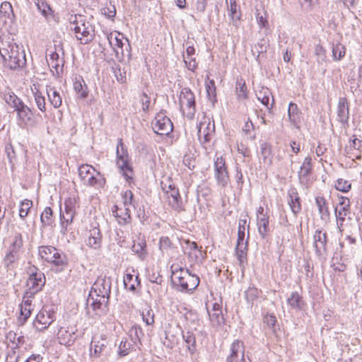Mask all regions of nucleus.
<instances>
[{
  "label": "nucleus",
  "mask_w": 362,
  "mask_h": 362,
  "mask_svg": "<svg viewBox=\"0 0 362 362\" xmlns=\"http://www.w3.org/2000/svg\"><path fill=\"white\" fill-rule=\"evenodd\" d=\"M112 280L106 276H100L93 284L87 299L88 310L91 308L95 315L106 313L111 291Z\"/></svg>",
  "instance_id": "nucleus-1"
},
{
  "label": "nucleus",
  "mask_w": 362,
  "mask_h": 362,
  "mask_svg": "<svg viewBox=\"0 0 362 362\" xmlns=\"http://www.w3.org/2000/svg\"><path fill=\"white\" fill-rule=\"evenodd\" d=\"M0 54L4 59V66L10 69H16L25 64V54L16 43H2Z\"/></svg>",
  "instance_id": "nucleus-2"
},
{
  "label": "nucleus",
  "mask_w": 362,
  "mask_h": 362,
  "mask_svg": "<svg viewBox=\"0 0 362 362\" xmlns=\"http://www.w3.org/2000/svg\"><path fill=\"white\" fill-rule=\"evenodd\" d=\"M79 18L78 21L76 16H71L70 18V29L75 32L76 37L80 41V43L86 45L93 40L95 30L88 22H85L82 19V16H79Z\"/></svg>",
  "instance_id": "nucleus-3"
},
{
  "label": "nucleus",
  "mask_w": 362,
  "mask_h": 362,
  "mask_svg": "<svg viewBox=\"0 0 362 362\" xmlns=\"http://www.w3.org/2000/svg\"><path fill=\"white\" fill-rule=\"evenodd\" d=\"M38 252L42 259L55 266L61 267V270L67 264L66 256L53 246H40Z\"/></svg>",
  "instance_id": "nucleus-4"
},
{
  "label": "nucleus",
  "mask_w": 362,
  "mask_h": 362,
  "mask_svg": "<svg viewBox=\"0 0 362 362\" xmlns=\"http://www.w3.org/2000/svg\"><path fill=\"white\" fill-rule=\"evenodd\" d=\"M117 165L127 180L132 178V168L129 163L127 150L124 148L122 139H119L117 146Z\"/></svg>",
  "instance_id": "nucleus-5"
},
{
  "label": "nucleus",
  "mask_w": 362,
  "mask_h": 362,
  "mask_svg": "<svg viewBox=\"0 0 362 362\" xmlns=\"http://www.w3.org/2000/svg\"><path fill=\"white\" fill-rule=\"evenodd\" d=\"M45 284V276L44 273L36 267L30 269V274L27 280L26 286L28 295H35L40 291Z\"/></svg>",
  "instance_id": "nucleus-6"
},
{
  "label": "nucleus",
  "mask_w": 362,
  "mask_h": 362,
  "mask_svg": "<svg viewBox=\"0 0 362 362\" xmlns=\"http://www.w3.org/2000/svg\"><path fill=\"white\" fill-rule=\"evenodd\" d=\"M179 105L182 111H183L184 106H186L187 111L186 116L188 119H191L194 117L196 112L195 97L190 88H184L182 89Z\"/></svg>",
  "instance_id": "nucleus-7"
},
{
  "label": "nucleus",
  "mask_w": 362,
  "mask_h": 362,
  "mask_svg": "<svg viewBox=\"0 0 362 362\" xmlns=\"http://www.w3.org/2000/svg\"><path fill=\"white\" fill-rule=\"evenodd\" d=\"M177 278L178 279V284L181 288V291H192L199 284V278L197 275L189 273L188 269H180Z\"/></svg>",
  "instance_id": "nucleus-8"
},
{
  "label": "nucleus",
  "mask_w": 362,
  "mask_h": 362,
  "mask_svg": "<svg viewBox=\"0 0 362 362\" xmlns=\"http://www.w3.org/2000/svg\"><path fill=\"white\" fill-rule=\"evenodd\" d=\"M23 246L22 235L17 233L14 236L12 245L10 247L9 252L6 254L4 259V265L8 269L14 267V263L19 258V250Z\"/></svg>",
  "instance_id": "nucleus-9"
},
{
  "label": "nucleus",
  "mask_w": 362,
  "mask_h": 362,
  "mask_svg": "<svg viewBox=\"0 0 362 362\" xmlns=\"http://www.w3.org/2000/svg\"><path fill=\"white\" fill-rule=\"evenodd\" d=\"M152 126L153 132L159 135H168L173 129V122L162 112L156 114Z\"/></svg>",
  "instance_id": "nucleus-10"
},
{
  "label": "nucleus",
  "mask_w": 362,
  "mask_h": 362,
  "mask_svg": "<svg viewBox=\"0 0 362 362\" xmlns=\"http://www.w3.org/2000/svg\"><path fill=\"white\" fill-rule=\"evenodd\" d=\"M54 320V312L44 308L37 314L33 325L36 329L42 332L47 329Z\"/></svg>",
  "instance_id": "nucleus-11"
},
{
  "label": "nucleus",
  "mask_w": 362,
  "mask_h": 362,
  "mask_svg": "<svg viewBox=\"0 0 362 362\" xmlns=\"http://www.w3.org/2000/svg\"><path fill=\"white\" fill-rule=\"evenodd\" d=\"M76 213V201L75 199L69 198L64 202V211L61 209L60 211V223L64 233L66 230V227L70 224L75 216Z\"/></svg>",
  "instance_id": "nucleus-12"
},
{
  "label": "nucleus",
  "mask_w": 362,
  "mask_h": 362,
  "mask_svg": "<svg viewBox=\"0 0 362 362\" xmlns=\"http://www.w3.org/2000/svg\"><path fill=\"white\" fill-rule=\"evenodd\" d=\"M78 337V329L76 327H62L57 332L59 343L66 346H72Z\"/></svg>",
  "instance_id": "nucleus-13"
},
{
  "label": "nucleus",
  "mask_w": 362,
  "mask_h": 362,
  "mask_svg": "<svg viewBox=\"0 0 362 362\" xmlns=\"http://www.w3.org/2000/svg\"><path fill=\"white\" fill-rule=\"evenodd\" d=\"M313 246L315 247V255L320 257H325L327 255V235L322 230H315L313 236Z\"/></svg>",
  "instance_id": "nucleus-14"
},
{
  "label": "nucleus",
  "mask_w": 362,
  "mask_h": 362,
  "mask_svg": "<svg viewBox=\"0 0 362 362\" xmlns=\"http://www.w3.org/2000/svg\"><path fill=\"white\" fill-rule=\"evenodd\" d=\"M95 169L88 164H82L78 168V175L83 184L88 186H95L99 181L94 175Z\"/></svg>",
  "instance_id": "nucleus-15"
},
{
  "label": "nucleus",
  "mask_w": 362,
  "mask_h": 362,
  "mask_svg": "<svg viewBox=\"0 0 362 362\" xmlns=\"http://www.w3.org/2000/svg\"><path fill=\"white\" fill-rule=\"evenodd\" d=\"M337 119L344 127L349 126V105L344 97H340L337 107Z\"/></svg>",
  "instance_id": "nucleus-16"
},
{
  "label": "nucleus",
  "mask_w": 362,
  "mask_h": 362,
  "mask_svg": "<svg viewBox=\"0 0 362 362\" xmlns=\"http://www.w3.org/2000/svg\"><path fill=\"white\" fill-rule=\"evenodd\" d=\"M215 175L217 182L222 186H226L229 177L226 167L225 160L222 156L218 157L214 161Z\"/></svg>",
  "instance_id": "nucleus-17"
},
{
  "label": "nucleus",
  "mask_w": 362,
  "mask_h": 362,
  "mask_svg": "<svg viewBox=\"0 0 362 362\" xmlns=\"http://www.w3.org/2000/svg\"><path fill=\"white\" fill-rule=\"evenodd\" d=\"M244 353L245 347L243 342L237 339L231 344L230 354L227 357L226 362H238L240 356L242 362H245Z\"/></svg>",
  "instance_id": "nucleus-18"
},
{
  "label": "nucleus",
  "mask_w": 362,
  "mask_h": 362,
  "mask_svg": "<svg viewBox=\"0 0 362 362\" xmlns=\"http://www.w3.org/2000/svg\"><path fill=\"white\" fill-rule=\"evenodd\" d=\"M120 208L117 205L112 208V215L115 217L117 223L121 226H125L131 222L132 218L129 207Z\"/></svg>",
  "instance_id": "nucleus-19"
},
{
  "label": "nucleus",
  "mask_w": 362,
  "mask_h": 362,
  "mask_svg": "<svg viewBox=\"0 0 362 362\" xmlns=\"http://www.w3.org/2000/svg\"><path fill=\"white\" fill-rule=\"evenodd\" d=\"M19 119L26 126L34 125L33 112L31 109L22 103L16 110Z\"/></svg>",
  "instance_id": "nucleus-20"
},
{
  "label": "nucleus",
  "mask_w": 362,
  "mask_h": 362,
  "mask_svg": "<svg viewBox=\"0 0 362 362\" xmlns=\"http://www.w3.org/2000/svg\"><path fill=\"white\" fill-rule=\"evenodd\" d=\"M315 204L320 216V219L325 223L328 222L330 218V212L325 198L320 196L315 197Z\"/></svg>",
  "instance_id": "nucleus-21"
},
{
  "label": "nucleus",
  "mask_w": 362,
  "mask_h": 362,
  "mask_svg": "<svg viewBox=\"0 0 362 362\" xmlns=\"http://www.w3.org/2000/svg\"><path fill=\"white\" fill-rule=\"evenodd\" d=\"M167 194L169 204L173 209L177 211L183 210L182 201L177 188L173 187L171 191H167Z\"/></svg>",
  "instance_id": "nucleus-22"
},
{
  "label": "nucleus",
  "mask_w": 362,
  "mask_h": 362,
  "mask_svg": "<svg viewBox=\"0 0 362 362\" xmlns=\"http://www.w3.org/2000/svg\"><path fill=\"white\" fill-rule=\"evenodd\" d=\"M102 235L98 228H93L90 230L87 245L95 250L99 249L101 246Z\"/></svg>",
  "instance_id": "nucleus-23"
},
{
  "label": "nucleus",
  "mask_w": 362,
  "mask_h": 362,
  "mask_svg": "<svg viewBox=\"0 0 362 362\" xmlns=\"http://www.w3.org/2000/svg\"><path fill=\"white\" fill-rule=\"evenodd\" d=\"M46 93L50 105H52L54 108H59L61 107L62 104V98L59 92L55 87L47 86Z\"/></svg>",
  "instance_id": "nucleus-24"
},
{
  "label": "nucleus",
  "mask_w": 362,
  "mask_h": 362,
  "mask_svg": "<svg viewBox=\"0 0 362 362\" xmlns=\"http://www.w3.org/2000/svg\"><path fill=\"white\" fill-rule=\"evenodd\" d=\"M0 18L4 24L8 21L13 22L15 18L12 5L8 1H4L0 6Z\"/></svg>",
  "instance_id": "nucleus-25"
},
{
  "label": "nucleus",
  "mask_w": 362,
  "mask_h": 362,
  "mask_svg": "<svg viewBox=\"0 0 362 362\" xmlns=\"http://www.w3.org/2000/svg\"><path fill=\"white\" fill-rule=\"evenodd\" d=\"M288 204L294 215H297L301 210L300 197L295 189L288 191Z\"/></svg>",
  "instance_id": "nucleus-26"
},
{
  "label": "nucleus",
  "mask_w": 362,
  "mask_h": 362,
  "mask_svg": "<svg viewBox=\"0 0 362 362\" xmlns=\"http://www.w3.org/2000/svg\"><path fill=\"white\" fill-rule=\"evenodd\" d=\"M31 90L33 95L34 101L37 108L42 112H46V102L45 97L43 93L39 90V88L34 85L33 88H31Z\"/></svg>",
  "instance_id": "nucleus-27"
},
{
  "label": "nucleus",
  "mask_w": 362,
  "mask_h": 362,
  "mask_svg": "<svg viewBox=\"0 0 362 362\" xmlns=\"http://www.w3.org/2000/svg\"><path fill=\"white\" fill-rule=\"evenodd\" d=\"M272 95L270 90L267 88H262L257 94V98L267 108L270 110L274 105V100L272 98L271 105L269 106V97Z\"/></svg>",
  "instance_id": "nucleus-28"
},
{
  "label": "nucleus",
  "mask_w": 362,
  "mask_h": 362,
  "mask_svg": "<svg viewBox=\"0 0 362 362\" xmlns=\"http://www.w3.org/2000/svg\"><path fill=\"white\" fill-rule=\"evenodd\" d=\"M123 281L124 288L133 292L136 291V287L140 284L139 275L135 276L131 274H126Z\"/></svg>",
  "instance_id": "nucleus-29"
},
{
  "label": "nucleus",
  "mask_w": 362,
  "mask_h": 362,
  "mask_svg": "<svg viewBox=\"0 0 362 362\" xmlns=\"http://www.w3.org/2000/svg\"><path fill=\"white\" fill-rule=\"evenodd\" d=\"M247 241H237L235 253L240 264L242 265L247 257Z\"/></svg>",
  "instance_id": "nucleus-30"
},
{
  "label": "nucleus",
  "mask_w": 362,
  "mask_h": 362,
  "mask_svg": "<svg viewBox=\"0 0 362 362\" xmlns=\"http://www.w3.org/2000/svg\"><path fill=\"white\" fill-rule=\"evenodd\" d=\"M287 303L291 308L298 310H302L304 305L303 298L296 291L291 293L287 299Z\"/></svg>",
  "instance_id": "nucleus-31"
},
{
  "label": "nucleus",
  "mask_w": 362,
  "mask_h": 362,
  "mask_svg": "<svg viewBox=\"0 0 362 362\" xmlns=\"http://www.w3.org/2000/svg\"><path fill=\"white\" fill-rule=\"evenodd\" d=\"M204 124L201 123L200 127H199L197 135L199 138V140L202 143H207L209 142L211 140V132H214L215 129V125L214 124H212V130H210V123H208L207 127H206V129H204L202 130L203 126Z\"/></svg>",
  "instance_id": "nucleus-32"
},
{
  "label": "nucleus",
  "mask_w": 362,
  "mask_h": 362,
  "mask_svg": "<svg viewBox=\"0 0 362 362\" xmlns=\"http://www.w3.org/2000/svg\"><path fill=\"white\" fill-rule=\"evenodd\" d=\"M260 149L263 162L267 165H271L272 164V146L263 142L260 144Z\"/></svg>",
  "instance_id": "nucleus-33"
},
{
  "label": "nucleus",
  "mask_w": 362,
  "mask_h": 362,
  "mask_svg": "<svg viewBox=\"0 0 362 362\" xmlns=\"http://www.w3.org/2000/svg\"><path fill=\"white\" fill-rule=\"evenodd\" d=\"M40 221L43 227L54 226V219L53 217V211L50 207H46L42 212Z\"/></svg>",
  "instance_id": "nucleus-34"
},
{
  "label": "nucleus",
  "mask_w": 362,
  "mask_h": 362,
  "mask_svg": "<svg viewBox=\"0 0 362 362\" xmlns=\"http://www.w3.org/2000/svg\"><path fill=\"white\" fill-rule=\"evenodd\" d=\"M74 88L80 98L85 99L88 97V88L82 78L76 80L74 83Z\"/></svg>",
  "instance_id": "nucleus-35"
},
{
  "label": "nucleus",
  "mask_w": 362,
  "mask_h": 362,
  "mask_svg": "<svg viewBox=\"0 0 362 362\" xmlns=\"http://www.w3.org/2000/svg\"><path fill=\"white\" fill-rule=\"evenodd\" d=\"M182 337L190 354H194L196 351V338L194 333L190 331L182 332Z\"/></svg>",
  "instance_id": "nucleus-36"
},
{
  "label": "nucleus",
  "mask_w": 362,
  "mask_h": 362,
  "mask_svg": "<svg viewBox=\"0 0 362 362\" xmlns=\"http://www.w3.org/2000/svg\"><path fill=\"white\" fill-rule=\"evenodd\" d=\"M235 90L238 100H243L247 98V90L245 82L243 78L237 79Z\"/></svg>",
  "instance_id": "nucleus-37"
},
{
  "label": "nucleus",
  "mask_w": 362,
  "mask_h": 362,
  "mask_svg": "<svg viewBox=\"0 0 362 362\" xmlns=\"http://www.w3.org/2000/svg\"><path fill=\"white\" fill-rule=\"evenodd\" d=\"M146 246L145 240L139 238L134 240L132 250L134 252L138 254L141 258H144L146 255Z\"/></svg>",
  "instance_id": "nucleus-38"
},
{
  "label": "nucleus",
  "mask_w": 362,
  "mask_h": 362,
  "mask_svg": "<svg viewBox=\"0 0 362 362\" xmlns=\"http://www.w3.org/2000/svg\"><path fill=\"white\" fill-rule=\"evenodd\" d=\"M258 231L262 238H265L269 232V217L263 215L257 221Z\"/></svg>",
  "instance_id": "nucleus-39"
},
{
  "label": "nucleus",
  "mask_w": 362,
  "mask_h": 362,
  "mask_svg": "<svg viewBox=\"0 0 362 362\" xmlns=\"http://www.w3.org/2000/svg\"><path fill=\"white\" fill-rule=\"evenodd\" d=\"M312 158L310 156H307L300 167V171H299V176L300 177H307L308 176L311 172H312Z\"/></svg>",
  "instance_id": "nucleus-40"
},
{
  "label": "nucleus",
  "mask_w": 362,
  "mask_h": 362,
  "mask_svg": "<svg viewBox=\"0 0 362 362\" xmlns=\"http://www.w3.org/2000/svg\"><path fill=\"white\" fill-rule=\"evenodd\" d=\"M288 116L291 122L296 124L299 120L298 107L296 103H290L288 109Z\"/></svg>",
  "instance_id": "nucleus-41"
},
{
  "label": "nucleus",
  "mask_w": 362,
  "mask_h": 362,
  "mask_svg": "<svg viewBox=\"0 0 362 362\" xmlns=\"http://www.w3.org/2000/svg\"><path fill=\"white\" fill-rule=\"evenodd\" d=\"M4 100L15 110L23 103L13 93L8 92L4 95Z\"/></svg>",
  "instance_id": "nucleus-42"
},
{
  "label": "nucleus",
  "mask_w": 362,
  "mask_h": 362,
  "mask_svg": "<svg viewBox=\"0 0 362 362\" xmlns=\"http://www.w3.org/2000/svg\"><path fill=\"white\" fill-rule=\"evenodd\" d=\"M346 48L341 43L332 46V57L334 60H340L345 54Z\"/></svg>",
  "instance_id": "nucleus-43"
},
{
  "label": "nucleus",
  "mask_w": 362,
  "mask_h": 362,
  "mask_svg": "<svg viewBox=\"0 0 362 362\" xmlns=\"http://www.w3.org/2000/svg\"><path fill=\"white\" fill-rule=\"evenodd\" d=\"M129 335L133 343L136 344L137 341L140 342V339L144 335L142 329L140 326L135 325L130 329Z\"/></svg>",
  "instance_id": "nucleus-44"
},
{
  "label": "nucleus",
  "mask_w": 362,
  "mask_h": 362,
  "mask_svg": "<svg viewBox=\"0 0 362 362\" xmlns=\"http://www.w3.org/2000/svg\"><path fill=\"white\" fill-rule=\"evenodd\" d=\"M33 206V202L29 199H25L21 202L19 209V216L21 218H25Z\"/></svg>",
  "instance_id": "nucleus-45"
},
{
  "label": "nucleus",
  "mask_w": 362,
  "mask_h": 362,
  "mask_svg": "<svg viewBox=\"0 0 362 362\" xmlns=\"http://www.w3.org/2000/svg\"><path fill=\"white\" fill-rule=\"evenodd\" d=\"M269 47V41L267 38L260 39L256 45H255L254 48L256 49L257 52L258 53L257 57H259L260 54L265 53L267 51L268 47Z\"/></svg>",
  "instance_id": "nucleus-46"
},
{
  "label": "nucleus",
  "mask_w": 362,
  "mask_h": 362,
  "mask_svg": "<svg viewBox=\"0 0 362 362\" xmlns=\"http://www.w3.org/2000/svg\"><path fill=\"white\" fill-rule=\"evenodd\" d=\"M132 344L127 339H122L119 346L118 354L119 356H125L129 354V350L132 347Z\"/></svg>",
  "instance_id": "nucleus-47"
},
{
  "label": "nucleus",
  "mask_w": 362,
  "mask_h": 362,
  "mask_svg": "<svg viewBox=\"0 0 362 362\" xmlns=\"http://www.w3.org/2000/svg\"><path fill=\"white\" fill-rule=\"evenodd\" d=\"M107 39L111 46H112L113 49H115L116 55L117 56L119 54V50L116 49L115 47H117L118 49H121L120 54L123 56L124 52L122 47L124 43L122 42V40L119 39L117 37H115L114 38H112V35L110 36H108Z\"/></svg>",
  "instance_id": "nucleus-48"
},
{
  "label": "nucleus",
  "mask_w": 362,
  "mask_h": 362,
  "mask_svg": "<svg viewBox=\"0 0 362 362\" xmlns=\"http://www.w3.org/2000/svg\"><path fill=\"white\" fill-rule=\"evenodd\" d=\"M229 15L233 21H238L240 18V13L239 12V8L236 2L233 0H230V5L228 7Z\"/></svg>",
  "instance_id": "nucleus-49"
},
{
  "label": "nucleus",
  "mask_w": 362,
  "mask_h": 362,
  "mask_svg": "<svg viewBox=\"0 0 362 362\" xmlns=\"http://www.w3.org/2000/svg\"><path fill=\"white\" fill-rule=\"evenodd\" d=\"M122 200L124 206L128 207L132 205L135 207V200L134 194L131 190H126L122 194Z\"/></svg>",
  "instance_id": "nucleus-50"
},
{
  "label": "nucleus",
  "mask_w": 362,
  "mask_h": 362,
  "mask_svg": "<svg viewBox=\"0 0 362 362\" xmlns=\"http://www.w3.org/2000/svg\"><path fill=\"white\" fill-rule=\"evenodd\" d=\"M217 312H211L208 311L209 316L210 318V320L214 325H221L223 322V316L222 314V310H216Z\"/></svg>",
  "instance_id": "nucleus-51"
},
{
  "label": "nucleus",
  "mask_w": 362,
  "mask_h": 362,
  "mask_svg": "<svg viewBox=\"0 0 362 362\" xmlns=\"http://www.w3.org/2000/svg\"><path fill=\"white\" fill-rule=\"evenodd\" d=\"M206 93H207L209 99L212 102L216 101V86H215V82L213 79L210 80L206 84Z\"/></svg>",
  "instance_id": "nucleus-52"
},
{
  "label": "nucleus",
  "mask_w": 362,
  "mask_h": 362,
  "mask_svg": "<svg viewBox=\"0 0 362 362\" xmlns=\"http://www.w3.org/2000/svg\"><path fill=\"white\" fill-rule=\"evenodd\" d=\"M315 54L317 57V62L318 64H322L326 60L325 49L320 45H317L315 48Z\"/></svg>",
  "instance_id": "nucleus-53"
},
{
  "label": "nucleus",
  "mask_w": 362,
  "mask_h": 362,
  "mask_svg": "<svg viewBox=\"0 0 362 362\" xmlns=\"http://www.w3.org/2000/svg\"><path fill=\"white\" fill-rule=\"evenodd\" d=\"M351 185L349 181L344 180L343 179H338L335 184L336 189L343 192H347L350 190Z\"/></svg>",
  "instance_id": "nucleus-54"
},
{
  "label": "nucleus",
  "mask_w": 362,
  "mask_h": 362,
  "mask_svg": "<svg viewBox=\"0 0 362 362\" xmlns=\"http://www.w3.org/2000/svg\"><path fill=\"white\" fill-rule=\"evenodd\" d=\"M141 315L143 320L147 325H151L154 323V313L152 310H144Z\"/></svg>",
  "instance_id": "nucleus-55"
},
{
  "label": "nucleus",
  "mask_w": 362,
  "mask_h": 362,
  "mask_svg": "<svg viewBox=\"0 0 362 362\" xmlns=\"http://www.w3.org/2000/svg\"><path fill=\"white\" fill-rule=\"evenodd\" d=\"M259 291L255 287H249L245 292V297L248 302H252L258 297Z\"/></svg>",
  "instance_id": "nucleus-56"
},
{
  "label": "nucleus",
  "mask_w": 362,
  "mask_h": 362,
  "mask_svg": "<svg viewBox=\"0 0 362 362\" xmlns=\"http://www.w3.org/2000/svg\"><path fill=\"white\" fill-rule=\"evenodd\" d=\"M59 55L57 52H53L49 54V59H47V62L49 65L53 68L55 69L56 71H58V68L59 66Z\"/></svg>",
  "instance_id": "nucleus-57"
},
{
  "label": "nucleus",
  "mask_w": 362,
  "mask_h": 362,
  "mask_svg": "<svg viewBox=\"0 0 362 362\" xmlns=\"http://www.w3.org/2000/svg\"><path fill=\"white\" fill-rule=\"evenodd\" d=\"M184 57V62L186 64V66L189 70H191L192 71H194L195 69L197 67V63L196 62V59L193 57V56H185L183 55Z\"/></svg>",
  "instance_id": "nucleus-58"
},
{
  "label": "nucleus",
  "mask_w": 362,
  "mask_h": 362,
  "mask_svg": "<svg viewBox=\"0 0 362 362\" xmlns=\"http://www.w3.org/2000/svg\"><path fill=\"white\" fill-rule=\"evenodd\" d=\"M246 223H247V221L245 219H240L239 221L237 241H244L245 240V230Z\"/></svg>",
  "instance_id": "nucleus-59"
},
{
  "label": "nucleus",
  "mask_w": 362,
  "mask_h": 362,
  "mask_svg": "<svg viewBox=\"0 0 362 362\" xmlns=\"http://www.w3.org/2000/svg\"><path fill=\"white\" fill-rule=\"evenodd\" d=\"M93 347L94 348V354H95L96 356H98L103 350V349L105 347V344L103 341H95V339H93L91 341L90 349H92Z\"/></svg>",
  "instance_id": "nucleus-60"
},
{
  "label": "nucleus",
  "mask_w": 362,
  "mask_h": 362,
  "mask_svg": "<svg viewBox=\"0 0 362 362\" xmlns=\"http://www.w3.org/2000/svg\"><path fill=\"white\" fill-rule=\"evenodd\" d=\"M33 308H27L21 306V317H19V322L21 325H23L27 319L30 317Z\"/></svg>",
  "instance_id": "nucleus-61"
},
{
  "label": "nucleus",
  "mask_w": 362,
  "mask_h": 362,
  "mask_svg": "<svg viewBox=\"0 0 362 362\" xmlns=\"http://www.w3.org/2000/svg\"><path fill=\"white\" fill-rule=\"evenodd\" d=\"M140 102L141 103L142 110L144 112H148L150 106V97L144 92L140 96Z\"/></svg>",
  "instance_id": "nucleus-62"
},
{
  "label": "nucleus",
  "mask_w": 362,
  "mask_h": 362,
  "mask_svg": "<svg viewBox=\"0 0 362 362\" xmlns=\"http://www.w3.org/2000/svg\"><path fill=\"white\" fill-rule=\"evenodd\" d=\"M102 14L110 19H112L116 15V8L114 5H110L102 8Z\"/></svg>",
  "instance_id": "nucleus-63"
},
{
  "label": "nucleus",
  "mask_w": 362,
  "mask_h": 362,
  "mask_svg": "<svg viewBox=\"0 0 362 362\" xmlns=\"http://www.w3.org/2000/svg\"><path fill=\"white\" fill-rule=\"evenodd\" d=\"M35 295H31L30 296L28 295V291H25L22 303L21 304V306L22 307H27V308H33L32 305V299L35 297Z\"/></svg>",
  "instance_id": "nucleus-64"
}]
</instances>
